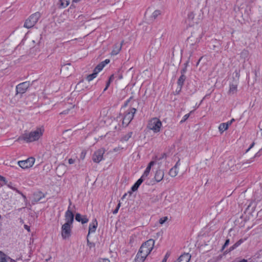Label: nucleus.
I'll return each mask as SVG.
<instances>
[{"label":"nucleus","mask_w":262,"mask_h":262,"mask_svg":"<svg viewBox=\"0 0 262 262\" xmlns=\"http://www.w3.org/2000/svg\"><path fill=\"white\" fill-rule=\"evenodd\" d=\"M155 241L149 239L143 243L137 253L134 262H144L154 248Z\"/></svg>","instance_id":"obj_1"},{"label":"nucleus","mask_w":262,"mask_h":262,"mask_svg":"<svg viewBox=\"0 0 262 262\" xmlns=\"http://www.w3.org/2000/svg\"><path fill=\"white\" fill-rule=\"evenodd\" d=\"M44 131L43 127L41 126L30 132H25L17 138L16 141H24L27 143H30L38 141L42 136Z\"/></svg>","instance_id":"obj_2"},{"label":"nucleus","mask_w":262,"mask_h":262,"mask_svg":"<svg viewBox=\"0 0 262 262\" xmlns=\"http://www.w3.org/2000/svg\"><path fill=\"white\" fill-rule=\"evenodd\" d=\"M136 112V109L133 107L129 108L124 114L122 119V125L127 126L134 117V115Z\"/></svg>","instance_id":"obj_3"},{"label":"nucleus","mask_w":262,"mask_h":262,"mask_svg":"<svg viewBox=\"0 0 262 262\" xmlns=\"http://www.w3.org/2000/svg\"><path fill=\"white\" fill-rule=\"evenodd\" d=\"M40 17L39 12H36L30 15L25 21L24 27L29 29L33 27L37 22Z\"/></svg>","instance_id":"obj_4"},{"label":"nucleus","mask_w":262,"mask_h":262,"mask_svg":"<svg viewBox=\"0 0 262 262\" xmlns=\"http://www.w3.org/2000/svg\"><path fill=\"white\" fill-rule=\"evenodd\" d=\"M162 126L161 121L157 118L151 119L148 123L147 127L150 130H152L155 133L160 131Z\"/></svg>","instance_id":"obj_5"},{"label":"nucleus","mask_w":262,"mask_h":262,"mask_svg":"<svg viewBox=\"0 0 262 262\" xmlns=\"http://www.w3.org/2000/svg\"><path fill=\"white\" fill-rule=\"evenodd\" d=\"M71 206L72 202L71 200H69V205L68 206V210L66 211L64 214L65 223H68L70 225L73 224L74 219V215L73 212L72 207ZM73 208H75V206H73Z\"/></svg>","instance_id":"obj_6"},{"label":"nucleus","mask_w":262,"mask_h":262,"mask_svg":"<svg viewBox=\"0 0 262 262\" xmlns=\"http://www.w3.org/2000/svg\"><path fill=\"white\" fill-rule=\"evenodd\" d=\"M30 85V83L29 81H25L18 84L16 86V94H20L21 96L23 94L26 93Z\"/></svg>","instance_id":"obj_7"},{"label":"nucleus","mask_w":262,"mask_h":262,"mask_svg":"<svg viewBox=\"0 0 262 262\" xmlns=\"http://www.w3.org/2000/svg\"><path fill=\"white\" fill-rule=\"evenodd\" d=\"M72 225L64 223L61 227V236L63 239H67L71 236Z\"/></svg>","instance_id":"obj_8"},{"label":"nucleus","mask_w":262,"mask_h":262,"mask_svg":"<svg viewBox=\"0 0 262 262\" xmlns=\"http://www.w3.org/2000/svg\"><path fill=\"white\" fill-rule=\"evenodd\" d=\"M35 162V159L30 157L26 160L18 162V165L23 169L29 168L33 166Z\"/></svg>","instance_id":"obj_9"},{"label":"nucleus","mask_w":262,"mask_h":262,"mask_svg":"<svg viewBox=\"0 0 262 262\" xmlns=\"http://www.w3.org/2000/svg\"><path fill=\"white\" fill-rule=\"evenodd\" d=\"M104 152L105 150L102 148L96 150L93 156V161L95 163H99L101 161Z\"/></svg>","instance_id":"obj_10"},{"label":"nucleus","mask_w":262,"mask_h":262,"mask_svg":"<svg viewBox=\"0 0 262 262\" xmlns=\"http://www.w3.org/2000/svg\"><path fill=\"white\" fill-rule=\"evenodd\" d=\"M164 171L162 169H158L156 171L155 174V177H154L155 181L157 183L160 182V181H161L163 180V179L164 178Z\"/></svg>","instance_id":"obj_11"},{"label":"nucleus","mask_w":262,"mask_h":262,"mask_svg":"<svg viewBox=\"0 0 262 262\" xmlns=\"http://www.w3.org/2000/svg\"><path fill=\"white\" fill-rule=\"evenodd\" d=\"M98 226V223L96 219H94L92 221V223H91L89 225V233L88 234V237H89L90 234L94 233L96 231Z\"/></svg>","instance_id":"obj_12"},{"label":"nucleus","mask_w":262,"mask_h":262,"mask_svg":"<svg viewBox=\"0 0 262 262\" xmlns=\"http://www.w3.org/2000/svg\"><path fill=\"white\" fill-rule=\"evenodd\" d=\"M124 41H122L120 43H116L113 47V49L112 51L111 55L115 56L119 54L122 49V45Z\"/></svg>","instance_id":"obj_13"},{"label":"nucleus","mask_w":262,"mask_h":262,"mask_svg":"<svg viewBox=\"0 0 262 262\" xmlns=\"http://www.w3.org/2000/svg\"><path fill=\"white\" fill-rule=\"evenodd\" d=\"M191 258V255L188 253L182 254L176 262H189Z\"/></svg>","instance_id":"obj_14"},{"label":"nucleus","mask_w":262,"mask_h":262,"mask_svg":"<svg viewBox=\"0 0 262 262\" xmlns=\"http://www.w3.org/2000/svg\"><path fill=\"white\" fill-rule=\"evenodd\" d=\"M0 262H16L3 252L0 251Z\"/></svg>","instance_id":"obj_15"},{"label":"nucleus","mask_w":262,"mask_h":262,"mask_svg":"<svg viewBox=\"0 0 262 262\" xmlns=\"http://www.w3.org/2000/svg\"><path fill=\"white\" fill-rule=\"evenodd\" d=\"M45 197L44 194L40 191L36 192L33 194V199L32 202L33 204L39 201L41 199Z\"/></svg>","instance_id":"obj_16"},{"label":"nucleus","mask_w":262,"mask_h":262,"mask_svg":"<svg viewBox=\"0 0 262 262\" xmlns=\"http://www.w3.org/2000/svg\"><path fill=\"white\" fill-rule=\"evenodd\" d=\"M75 220L79 222H81L82 224L86 223L89 221V219L86 216H82L80 213H77L75 215Z\"/></svg>","instance_id":"obj_17"},{"label":"nucleus","mask_w":262,"mask_h":262,"mask_svg":"<svg viewBox=\"0 0 262 262\" xmlns=\"http://www.w3.org/2000/svg\"><path fill=\"white\" fill-rule=\"evenodd\" d=\"M186 76L185 75H181V76L178 79L177 83L178 86H179V89L178 90V93L181 91L182 88L184 84V82L185 81Z\"/></svg>","instance_id":"obj_18"},{"label":"nucleus","mask_w":262,"mask_h":262,"mask_svg":"<svg viewBox=\"0 0 262 262\" xmlns=\"http://www.w3.org/2000/svg\"><path fill=\"white\" fill-rule=\"evenodd\" d=\"M143 181H144L143 180H142V179H141V178H140L139 179H138V181L132 187V188H131L132 190L133 191H136L138 189L140 185L142 184V183Z\"/></svg>","instance_id":"obj_19"},{"label":"nucleus","mask_w":262,"mask_h":262,"mask_svg":"<svg viewBox=\"0 0 262 262\" xmlns=\"http://www.w3.org/2000/svg\"><path fill=\"white\" fill-rule=\"evenodd\" d=\"M104 66L105 64L103 62H101L95 67L94 71L98 74V73L103 69Z\"/></svg>","instance_id":"obj_20"},{"label":"nucleus","mask_w":262,"mask_h":262,"mask_svg":"<svg viewBox=\"0 0 262 262\" xmlns=\"http://www.w3.org/2000/svg\"><path fill=\"white\" fill-rule=\"evenodd\" d=\"M228 128V125L225 124V123H221L219 126V130L221 134L227 130Z\"/></svg>","instance_id":"obj_21"},{"label":"nucleus","mask_w":262,"mask_h":262,"mask_svg":"<svg viewBox=\"0 0 262 262\" xmlns=\"http://www.w3.org/2000/svg\"><path fill=\"white\" fill-rule=\"evenodd\" d=\"M178 173V170L176 167H173L170 170L169 174L172 177H175Z\"/></svg>","instance_id":"obj_22"},{"label":"nucleus","mask_w":262,"mask_h":262,"mask_svg":"<svg viewBox=\"0 0 262 262\" xmlns=\"http://www.w3.org/2000/svg\"><path fill=\"white\" fill-rule=\"evenodd\" d=\"M237 91V85L234 84H230V89L229 92L230 94H233Z\"/></svg>","instance_id":"obj_23"},{"label":"nucleus","mask_w":262,"mask_h":262,"mask_svg":"<svg viewBox=\"0 0 262 262\" xmlns=\"http://www.w3.org/2000/svg\"><path fill=\"white\" fill-rule=\"evenodd\" d=\"M97 74L93 71V73L92 74L89 75L86 77V80L88 81H92L93 79L96 77Z\"/></svg>","instance_id":"obj_24"},{"label":"nucleus","mask_w":262,"mask_h":262,"mask_svg":"<svg viewBox=\"0 0 262 262\" xmlns=\"http://www.w3.org/2000/svg\"><path fill=\"white\" fill-rule=\"evenodd\" d=\"M60 2L61 6L63 8H65L69 5L70 0H60Z\"/></svg>","instance_id":"obj_25"},{"label":"nucleus","mask_w":262,"mask_h":262,"mask_svg":"<svg viewBox=\"0 0 262 262\" xmlns=\"http://www.w3.org/2000/svg\"><path fill=\"white\" fill-rule=\"evenodd\" d=\"M161 12L159 10H155L151 15V17L154 18V19H156L160 15H161Z\"/></svg>","instance_id":"obj_26"},{"label":"nucleus","mask_w":262,"mask_h":262,"mask_svg":"<svg viewBox=\"0 0 262 262\" xmlns=\"http://www.w3.org/2000/svg\"><path fill=\"white\" fill-rule=\"evenodd\" d=\"M156 163V161H151V162H149V163L148 164V165L147 166V167H146L145 170L150 171L151 167L152 166H154V165H155Z\"/></svg>","instance_id":"obj_27"},{"label":"nucleus","mask_w":262,"mask_h":262,"mask_svg":"<svg viewBox=\"0 0 262 262\" xmlns=\"http://www.w3.org/2000/svg\"><path fill=\"white\" fill-rule=\"evenodd\" d=\"M149 172L150 171L145 170L140 178L142 179V180H143L144 181H145L146 178L148 176Z\"/></svg>","instance_id":"obj_28"},{"label":"nucleus","mask_w":262,"mask_h":262,"mask_svg":"<svg viewBox=\"0 0 262 262\" xmlns=\"http://www.w3.org/2000/svg\"><path fill=\"white\" fill-rule=\"evenodd\" d=\"M258 153L259 152H257L254 157L252 158H251L250 159H249V160H247L246 161H245L244 162H243V165H245L246 164H249V163H251V162H252L253 161V159L255 157H257V156H259V155H258Z\"/></svg>","instance_id":"obj_29"},{"label":"nucleus","mask_w":262,"mask_h":262,"mask_svg":"<svg viewBox=\"0 0 262 262\" xmlns=\"http://www.w3.org/2000/svg\"><path fill=\"white\" fill-rule=\"evenodd\" d=\"M133 133L132 132H129L125 136H124L123 138V140L124 141H127L130 138H131L132 136Z\"/></svg>","instance_id":"obj_30"},{"label":"nucleus","mask_w":262,"mask_h":262,"mask_svg":"<svg viewBox=\"0 0 262 262\" xmlns=\"http://www.w3.org/2000/svg\"><path fill=\"white\" fill-rule=\"evenodd\" d=\"M190 116V113H188V114H187L186 115H185L183 117V119L180 121V123H184V122H185L187 119L189 118Z\"/></svg>","instance_id":"obj_31"},{"label":"nucleus","mask_w":262,"mask_h":262,"mask_svg":"<svg viewBox=\"0 0 262 262\" xmlns=\"http://www.w3.org/2000/svg\"><path fill=\"white\" fill-rule=\"evenodd\" d=\"M168 220L167 216H164L160 219L159 223L160 224H163Z\"/></svg>","instance_id":"obj_32"},{"label":"nucleus","mask_w":262,"mask_h":262,"mask_svg":"<svg viewBox=\"0 0 262 262\" xmlns=\"http://www.w3.org/2000/svg\"><path fill=\"white\" fill-rule=\"evenodd\" d=\"M245 239H240L239 240H238L237 242H236L234 244V246L238 247L239 245H241L245 241Z\"/></svg>","instance_id":"obj_33"},{"label":"nucleus","mask_w":262,"mask_h":262,"mask_svg":"<svg viewBox=\"0 0 262 262\" xmlns=\"http://www.w3.org/2000/svg\"><path fill=\"white\" fill-rule=\"evenodd\" d=\"M245 239H240L239 240H238L237 242H236L234 244V246L238 247L239 245H241L245 241Z\"/></svg>","instance_id":"obj_34"},{"label":"nucleus","mask_w":262,"mask_h":262,"mask_svg":"<svg viewBox=\"0 0 262 262\" xmlns=\"http://www.w3.org/2000/svg\"><path fill=\"white\" fill-rule=\"evenodd\" d=\"M121 203L119 202L116 208L113 211V214H116L118 213L119 208L120 207Z\"/></svg>","instance_id":"obj_35"},{"label":"nucleus","mask_w":262,"mask_h":262,"mask_svg":"<svg viewBox=\"0 0 262 262\" xmlns=\"http://www.w3.org/2000/svg\"><path fill=\"white\" fill-rule=\"evenodd\" d=\"M229 243H230L229 239H226L224 245L223 246L222 249H225L227 246H228V245L229 244Z\"/></svg>","instance_id":"obj_36"},{"label":"nucleus","mask_w":262,"mask_h":262,"mask_svg":"<svg viewBox=\"0 0 262 262\" xmlns=\"http://www.w3.org/2000/svg\"><path fill=\"white\" fill-rule=\"evenodd\" d=\"M169 254L168 253H167L166 254V255H165V257L163 258V259L162 260V262H166L167 259L169 257Z\"/></svg>","instance_id":"obj_37"},{"label":"nucleus","mask_w":262,"mask_h":262,"mask_svg":"<svg viewBox=\"0 0 262 262\" xmlns=\"http://www.w3.org/2000/svg\"><path fill=\"white\" fill-rule=\"evenodd\" d=\"M16 191L17 193H18L19 194H20L21 195V196H23V198H24L25 201H26L27 200L26 196L22 192H21L20 191H19L18 190H16Z\"/></svg>","instance_id":"obj_38"},{"label":"nucleus","mask_w":262,"mask_h":262,"mask_svg":"<svg viewBox=\"0 0 262 262\" xmlns=\"http://www.w3.org/2000/svg\"><path fill=\"white\" fill-rule=\"evenodd\" d=\"M180 165V160L179 159V160L177 161L175 165L173 166L174 167H176V168H178V167Z\"/></svg>","instance_id":"obj_39"},{"label":"nucleus","mask_w":262,"mask_h":262,"mask_svg":"<svg viewBox=\"0 0 262 262\" xmlns=\"http://www.w3.org/2000/svg\"><path fill=\"white\" fill-rule=\"evenodd\" d=\"M85 154H86L85 152H84V151L81 152V153L80 154V158L81 159H83L85 158Z\"/></svg>","instance_id":"obj_40"},{"label":"nucleus","mask_w":262,"mask_h":262,"mask_svg":"<svg viewBox=\"0 0 262 262\" xmlns=\"http://www.w3.org/2000/svg\"><path fill=\"white\" fill-rule=\"evenodd\" d=\"M98 262H110L108 259H100L99 260Z\"/></svg>","instance_id":"obj_41"},{"label":"nucleus","mask_w":262,"mask_h":262,"mask_svg":"<svg viewBox=\"0 0 262 262\" xmlns=\"http://www.w3.org/2000/svg\"><path fill=\"white\" fill-rule=\"evenodd\" d=\"M186 68H183V69L181 71V75H185V73H186Z\"/></svg>","instance_id":"obj_42"},{"label":"nucleus","mask_w":262,"mask_h":262,"mask_svg":"<svg viewBox=\"0 0 262 262\" xmlns=\"http://www.w3.org/2000/svg\"><path fill=\"white\" fill-rule=\"evenodd\" d=\"M68 162L70 164H72L75 162V160L72 158L69 159L68 160Z\"/></svg>","instance_id":"obj_43"},{"label":"nucleus","mask_w":262,"mask_h":262,"mask_svg":"<svg viewBox=\"0 0 262 262\" xmlns=\"http://www.w3.org/2000/svg\"><path fill=\"white\" fill-rule=\"evenodd\" d=\"M237 247L234 246V244L233 245H232V246H231L229 248V251H231L233 250H234L235 249H236Z\"/></svg>","instance_id":"obj_44"},{"label":"nucleus","mask_w":262,"mask_h":262,"mask_svg":"<svg viewBox=\"0 0 262 262\" xmlns=\"http://www.w3.org/2000/svg\"><path fill=\"white\" fill-rule=\"evenodd\" d=\"M110 83H111V82H110L108 81H107V82L106 83V85L105 89H104V91H106L107 89V88H108V86L110 84Z\"/></svg>","instance_id":"obj_45"},{"label":"nucleus","mask_w":262,"mask_h":262,"mask_svg":"<svg viewBox=\"0 0 262 262\" xmlns=\"http://www.w3.org/2000/svg\"><path fill=\"white\" fill-rule=\"evenodd\" d=\"M69 110H65V111H63L62 112H61L60 113V114H68L69 113Z\"/></svg>","instance_id":"obj_46"},{"label":"nucleus","mask_w":262,"mask_h":262,"mask_svg":"<svg viewBox=\"0 0 262 262\" xmlns=\"http://www.w3.org/2000/svg\"><path fill=\"white\" fill-rule=\"evenodd\" d=\"M102 62H103L105 66L106 64H107L110 62V60L107 59H105L104 61H102Z\"/></svg>","instance_id":"obj_47"},{"label":"nucleus","mask_w":262,"mask_h":262,"mask_svg":"<svg viewBox=\"0 0 262 262\" xmlns=\"http://www.w3.org/2000/svg\"><path fill=\"white\" fill-rule=\"evenodd\" d=\"M114 79V75H112L110 76V78H109V80H108V81L110 82H112Z\"/></svg>","instance_id":"obj_48"},{"label":"nucleus","mask_w":262,"mask_h":262,"mask_svg":"<svg viewBox=\"0 0 262 262\" xmlns=\"http://www.w3.org/2000/svg\"><path fill=\"white\" fill-rule=\"evenodd\" d=\"M254 143H252L250 146L247 149L246 152H247L254 145Z\"/></svg>","instance_id":"obj_49"},{"label":"nucleus","mask_w":262,"mask_h":262,"mask_svg":"<svg viewBox=\"0 0 262 262\" xmlns=\"http://www.w3.org/2000/svg\"><path fill=\"white\" fill-rule=\"evenodd\" d=\"M225 124L226 125H228V128H229V126H230L232 124V123H231V122L230 121L225 123Z\"/></svg>","instance_id":"obj_50"},{"label":"nucleus","mask_w":262,"mask_h":262,"mask_svg":"<svg viewBox=\"0 0 262 262\" xmlns=\"http://www.w3.org/2000/svg\"><path fill=\"white\" fill-rule=\"evenodd\" d=\"M24 227H25V228L26 230H27L28 231H30V227H29L28 226H27V225H25L24 226Z\"/></svg>","instance_id":"obj_51"},{"label":"nucleus","mask_w":262,"mask_h":262,"mask_svg":"<svg viewBox=\"0 0 262 262\" xmlns=\"http://www.w3.org/2000/svg\"><path fill=\"white\" fill-rule=\"evenodd\" d=\"M146 184L147 185H150V184L154 185V184H155V183H151V182H148V181H146Z\"/></svg>","instance_id":"obj_52"},{"label":"nucleus","mask_w":262,"mask_h":262,"mask_svg":"<svg viewBox=\"0 0 262 262\" xmlns=\"http://www.w3.org/2000/svg\"><path fill=\"white\" fill-rule=\"evenodd\" d=\"M238 262H248V260L246 259H243Z\"/></svg>","instance_id":"obj_53"},{"label":"nucleus","mask_w":262,"mask_h":262,"mask_svg":"<svg viewBox=\"0 0 262 262\" xmlns=\"http://www.w3.org/2000/svg\"><path fill=\"white\" fill-rule=\"evenodd\" d=\"M88 237H88V236H87V243H88V245H91V243L90 242V241H89V239H88Z\"/></svg>","instance_id":"obj_54"},{"label":"nucleus","mask_w":262,"mask_h":262,"mask_svg":"<svg viewBox=\"0 0 262 262\" xmlns=\"http://www.w3.org/2000/svg\"><path fill=\"white\" fill-rule=\"evenodd\" d=\"M242 54H247V51H244L242 52Z\"/></svg>","instance_id":"obj_55"},{"label":"nucleus","mask_w":262,"mask_h":262,"mask_svg":"<svg viewBox=\"0 0 262 262\" xmlns=\"http://www.w3.org/2000/svg\"><path fill=\"white\" fill-rule=\"evenodd\" d=\"M79 1H80V0H73V2H75V3H77V2H79Z\"/></svg>","instance_id":"obj_56"},{"label":"nucleus","mask_w":262,"mask_h":262,"mask_svg":"<svg viewBox=\"0 0 262 262\" xmlns=\"http://www.w3.org/2000/svg\"><path fill=\"white\" fill-rule=\"evenodd\" d=\"M235 120L234 119H232L231 120H230L231 123H232Z\"/></svg>","instance_id":"obj_57"},{"label":"nucleus","mask_w":262,"mask_h":262,"mask_svg":"<svg viewBox=\"0 0 262 262\" xmlns=\"http://www.w3.org/2000/svg\"><path fill=\"white\" fill-rule=\"evenodd\" d=\"M165 154H164L162 155V158H164V157H165Z\"/></svg>","instance_id":"obj_58"},{"label":"nucleus","mask_w":262,"mask_h":262,"mask_svg":"<svg viewBox=\"0 0 262 262\" xmlns=\"http://www.w3.org/2000/svg\"><path fill=\"white\" fill-rule=\"evenodd\" d=\"M126 194H125L123 195V198H125V196H126Z\"/></svg>","instance_id":"obj_59"}]
</instances>
